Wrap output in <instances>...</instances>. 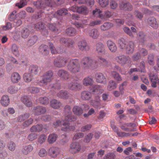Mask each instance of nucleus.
Segmentation results:
<instances>
[{"mask_svg": "<svg viewBox=\"0 0 159 159\" xmlns=\"http://www.w3.org/2000/svg\"><path fill=\"white\" fill-rule=\"evenodd\" d=\"M11 80L14 83H17L21 79V76L18 73L14 72L12 73L11 76Z\"/></svg>", "mask_w": 159, "mask_h": 159, "instance_id": "31", "label": "nucleus"}, {"mask_svg": "<svg viewBox=\"0 0 159 159\" xmlns=\"http://www.w3.org/2000/svg\"><path fill=\"white\" fill-rule=\"evenodd\" d=\"M39 50L43 56H47L49 53L48 47L46 45L42 44L41 45L39 48Z\"/></svg>", "mask_w": 159, "mask_h": 159, "instance_id": "27", "label": "nucleus"}, {"mask_svg": "<svg viewBox=\"0 0 159 159\" xmlns=\"http://www.w3.org/2000/svg\"><path fill=\"white\" fill-rule=\"evenodd\" d=\"M0 102L3 106H7L10 103V98L9 96L7 95H3L1 98Z\"/></svg>", "mask_w": 159, "mask_h": 159, "instance_id": "33", "label": "nucleus"}, {"mask_svg": "<svg viewBox=\"0 0 159 159\" xmlns=\"http://www.w3.org/2000/svg\"><path fill=\"white\" fill-rule=\"evenodd\" d=\"M28 71L34 76L38 74L39 71V67L36 65H31L29 67Z\"/></svg>", "mask_w": 159, "mask_h": 159, "instance_id": "17", "label": "nucleus"}, {"mask_svg": "<svg viewBox=\"0 0 159 159\" xmlns=\"http://www.w3.org/2000/svg\"><path fill=\"white\" fill-rule=\"evenodd\" d=\"M34 149L32 144H30L23 146L21 149V152L24 155H27L31 153Z\"/></svg>", "mask_w": 159, "mask_h": 159, "instance_id": "21", "label": "nucleus"}, {"mask_svg": "<svg viewBox=\"0 0 159 159\" xmlns=\"http://www.w3.org/2000/svg\"><path fill=\"white\" fill-rule=\"evenodd\" d=\"M60 148L56 147H51L48 150V155L51 157L56 158L61 153Z\"/></svg>", "mask_w": 159, "mask_h": 159, "instance_id": "11", "label": "nucleus"}, {"mask_svg": "<svg viewBox=\"0 0 159 159\" xmlns=\"http://www.w3.org/2000/svg\"><path fill=\"white\" fill-rule=\"evenodd\" d=\"M41 78L40 83L42 84L41 85L44 86L47 85L53 79V72L52 70H48L44 73Z\"/></svg>", "mask_w": 159, "mask_h": 159, "instance_id": "4", "label": "nucleus"}, {"mask_svg": "<svg viewBox=\"0 0 159 159\" xmlns=\"http://www.w3.org/2000/svg\"><path fill=\"white\" fill-rule=\"evenodd\" d=\"M117 84L113 80H110L107 86V89L109 91H111L116 88Z\"/></svg>", "mask_w": 159, "mask_h": 159, "instance_id": "47", "label": "nucleus"}, {"mask_svg": "<svg viewBox=\"0 0 159 159\" xmlns=\"http://www.w3.org/2000/svg\"><path fill=\"white\" fill-rule=\"evenodd\" d=\"M127 42L123 38H121L119 41L120 47L122 49H125L126 52L128 54H132L134 51L135 48L134 43L132 41L128 42L126 44Z\"/></svg>", "mask_w": 159, "mask_h": 159, "instance_id": "2", "label": "nucleus"}, {"mask_svg": "<svg viewBox=\"0 0 159 159\" xmlns=\"http://www.w3.org/2000/svg\"><path fill=\"white\" fill-rule=\"evenodd\" d=\"M94 78L97 83L102 84H106L107 83V80L105 77L101 73H96Z\"/></svg>", "mask_w": 159, "mask_h": 159, "instance_id": "15", "label": "nucleus"}, {"mask_svg": "<svg viewBox=\"0 0 159 159\" xmlns=\"http://www.w3.org/2000/svg\"><path fill=\"white\" fill-rule=\"evenodd\" d=\"M57 74L59 77L66 80H70L71 79H73V77L70 74L68 71L63 70H59Z\"/></svg>", "mask_w": 159, "mask_h": 159, "instance_id": "10", "label": "nucleus"}, {"mask_svg": "<svg viewBox=\"0 0 159 159\" xmlns=\"http://www.w3.org/2000/svg\"><path fill=\"white\" fill-rule=\"evenodd\" d=\"M90 104L94 107L98 108L101 105V100L99 96H96L94 99L92 100L90 102Z\"/></svg>", "mask_w": 159, "mask_h": 159, "instance_id": "23", "label": "nucleus"}, {"mask_svg": "<svg viewBox=\"0 0 159 159\" xmlns=\"http://www.w3.org/2000/svg\"><path fill=\"white\" fill-rule=\"evenodd\" d=\"M76 30L73 27H69L65 31L66 34L68 36H73L76 33Z\"/></svg>", "mask_w": 159, "mask_h": 159, "instance_id": "43", "label": "nucleus"}, {"mask_svg": "<svg viewBox=\"0 0 159 159\" xmlns=\"http://www.w3.org/2000/svg\"><path fill=\"white\" fill-rule=\"evenodd\" d=\"M84 110L82 107L77 106L74 107L72 111L77 116H80L83 112Z\"/></svg>", "mask_w": 159, "mask_h": 159, "instance_id": "37", "label": "nucleus"}, {"mask_svg": "<svg viewBox=\"0 0 159 159\" xmlns=\"http://www.w3.org/2000/svg\"><path fill=\"white\" fill-rule=\"evenodd\" d=\"M50 106L53 108L58 109L61 106V103L59 101L53 99L50 102Z\"/></svg>", "mask_w": 159, "mask_h": 159, "instance_id": "36", "label": "nucleus"}, {"mask_svg": "<svg viewBox=\"0 0 159 159\" xmlns=\"http://www.w3.org/2000/svg\"><path fill=\"white\" fill-rule=\"evenodd\" d=\"M21 100L23 103L26 106L31 107L32 105L31 99L28 96H24L21 98Z\"/></svg>", "mask_w": 159, "mask_h": 159, "instance_id": "29", "label": "nucleus"}, {"mask_svg": "<svg viewBox=\"0 0 159 159\" xmlns=\"http://www.w3.org/2000/svg\"><path fill=\"white\" fill-rule=\"evenodd\" d=\"M33 76H32V75L28 72H26L24 73L23 76V79L25 82H29L32 80L33 77Z\"/></svg>", "mask_w": 159, "mask_h": 159, "instance_id": "50", "label": "nucleus"}, {"mask_svg": "<svg viewBox=\"0 0 159 159\" xmlns=\"http://www.w3.org/2000/svg\"><path fill=\"white\" fill-rule=\"evenodd\" d=\"M30 34V31L27 28H24L21 32V37L23 39L27 38Z\"/></svg>", "mask_w": 159, "mask_h": 159, "instance_id": "42", "label": "nucleus"}, {"mask_svg": "<svg viewBox=\"0 0 159 159\" xmlns=\"http://www.w3.org/2000/svg\"><path fill=\"white\" fill-rule=\"evenodd\" d=\"M115 61L122 66L125 64L129 66L131 63L130 58L127 56L122 55L116 57L115 58Z\"/></svg>", "mask_w": 159, "mask_h": 159, "instance_id": "7", "label": "nucleus"}, {"mask_svg": "<svg viewBox=\"0 0 159 159\" xmlns=\"http://www.w3.org/2000/svg\"><path fill=\"white\" fill-rule=\"evenodd\" d=\"M97 62L98 63V67L100 66L103 67H107L110 64L109 62L106 59L100 57H98V59Z\"/></svg>", "mask_w": 159, "mask_h": 159, "instance_id": "24", "label": "nucleus"}, {"mask_svg": "<svg viewBox=\"0 0 159 159\" xmlns=\"http://www.w3.org/2000/svg\"><path fill=\"white\" fill-rule=\"evenodd\" d=\"M48 26L49 29L53 32H57L58 31V28L55 24H49Z\"/></svg>", "mask_w": 159, "mask_h": 159, "instance_id": "61", "label": "nucleus"}, {"mask_svg": "<svg viewBox=\"0 0 159 159\" xmlns=\"http://www.w3.org/2000/svg\"><path fill=\"white\" fill-rule=\"evenodd\" d=\"M65 110L66 112L69 113L68 115L66 116L65 118V120L67 121L72 122L75 120L76 118L75 116L70 115L71 113V108L70 106L67 105L65 107Z\"/></svg>", "mask_w": 159, "mask_h": 159, "instance_id": "14", "label": "nucleus"}, {"mask_svg": "<svg viewBox=\"0 0 159 159\" xmlns=\"http://www.w3.org/2000/svg\"><path fill=\"white\" fill-rule=\"evenodd\" d=\"M38 9H45L46 7H52L56 4L52 0H44V1H38L34 3Z\"/></svg>", "mask_w": 159, "mask_h": 159, "instance_id": "5", "label": "nucleus"}, {"mask_svg": "<svg viewBox=\"0 0 159 159\" xmlns=\"http://www.w3.org/2000/svg\"><path fill=\"white\" fill-rule=\"evenodd\" d=\"M16 146L15 143L11 141L8 143L7 148L8 149L11 151H13L16 149Z\"/></svg>", "mask_w": 159, "mask_h": 159, "instance_id": "58", "label": "nucleus"}, {"mask_svg": "<svg viewBox=\"0 0 159 159\" xmlns=\"http://www.w3.org/2000/svg\"><path fill=\"white\" fill-rule=\"evenodd\" d=\"M98 2L102 8L106 7L109 4V0H98Z\"/></svg>", "mask_w": 159, "mask_h": 159, "instance_id": "52", "label": "nucleus"}, {"mask_svg": "<svg viewBox=\"0 0 159 159\" xmlns=\"http://www.w3.org/2000/svg\"><path fill=\"white\" fill-rule=\"evenodd\" d=\"M114 25L110 22H106L100 26V29L102 31L108 30L112 27Z\"/></svg>", "mask_w": 159, "mask_h": 159, "instance_id": "35", "label": "nucleus"}, {"mask_svg": "<svg viewBox=\"0 0 159 159\" xmlns=\"http://www.w3.org/2000/svg\"><path fill=\"white\" fill-rule=\"evenodd\" d=\"M120 9L123 10L130 11L133 9L131 4L128 2H122L120 4Z\"/></svg>", "mask_w": 159, "mask_h": 159, "instance_id": "18", "label": "nucleus"}, {"mask_svg": "<svg viewBox=\"0 0 159 159\" xmlns=\"http://www.w3.org/2000/svg\"><path fill=\"white\" fill-rule=\"evenodd\" d=\"M57 96L59 98L68 99L69 97V93L66 91H61L57 93Z\"/></svg>", "mask_w": 159, "mask_h": 159, "instance_id": "45", "label": "nucleus"}, {"mask_svg": "<svg viewBox=\"0 0 159 159\" xmlns=\"http://www.w3.org/2000/svg\"><path fill=\"white\" fill-rule=\"evenodd\" d=\"M93 83V79L89 76L85 78L83 80V84L85 86L91 85Z\"/></svg>", "mask_w": 159, "mask_h": 159, "instance_id": "41", "label": "nucleus"}, {"mask_svg": "<svg viewBox=\"0 0 159 159\" xmlns=\"http://www.w3.org/2000/svg\"><path fill=\"white\" fill-rule=\"evenodd\" d=\"M131 134L128 132H125L120 131L118 136L120 137H127L130 136Z\"/></svg>", "mask_w": 159, "mask_h": 159, "instance_id": "62", "label": "nucleus"}, {"mask_svg": "<svg viewBox=\"0 0 159 159\" xmlns=\"http://www.w3.org/2000/svg\"><path fill=\"white\" fill-rule=\"evenodd\" d=\"M123 29L124 32L129 35L130 37L133 38L134 37L133 34L131 32L130 30L128 27L125 26L123 28Z\"/></svg>", "mask_w": 159, "mask_h": 159, "instance_id": "60", "label": "nucleus"}, {"mask_svg": "<svg viewBox=\"0 0 159 159\" xmlns=\"http://www.w3.org/2000/svg\"><path fill=\"white\" fill-rule=\"evenodd\" d=\"M78 48L81 51H86V48L88 47L87 42L84 40L80 41L78 44Z\"/></svg>", "mask_w": 159, "mask_h": 159, "instance_id": "40", "label": "nucleus"}, {"mask_svg": "<svg viewBox=\"0 0 159 159\" xmlns=\"http://www.w3.org/2000/svg\"><path fill=\"white\" fill-rule=\"evenodd\" d=\"M80 149V143L77 142H73L70 145L69 151L71 153L75 154L79 153Z\"/></svg>", "mask_w": 159, "mask_h": 159, "instance_id": "12", "label": "nucleus"}, {"mask_svg": "<svg viewBox=\"0 0 159 159\" xmlns=\"http://www.w3.org/2000/svg\"><path fill=\"white\" fill-rule=\"evenodd\" d=\"M92 97L90 92L86 91H84L81 93V98L83 100H88Z\"/></svg>", "mask_w": 159, "mask_h": 159, "instance_id": "38", "label": "nucleus"}, {"mask_svg": "<svg viewBox=\"0 0 159 159\" xmlns=\"http://www.w3.org/2000/svg\"><path fill=\"white\" fill-rule=\"evenodd\" d=\"M47 130V126L45 125L42 124H37L33 126L30 129L31 132H39L43 130L46 131Z\"/></svg>", "mask_w": 159, "mask_h": 159, "instance_id": "13", "label": "nucleus"}, {"mask_svg": "<svg viewBox=\"0 0 159 159\" xmlns=\"http://www.w3.org/2000/svg\"><path fill=\"white\" fill-rule=\"evenodd\" d=\"M18 91L17 88L15 86H10L8 88V92L11 94L16 93Z\"/></svg>", "mask_w": 159, "mask_h": 159, "instance_id": "54", "label": "nucleus"}, {"mask_svg": "<svg viewBox=\"0 0 159 159\" xmlns=\"http://www.w3.org/2000/svg\"><path fill=\"white\" fill-rule=\"evenodd\" d=\"M30 116L29 113H25L23 115H21L19 116L17 118V120L19 122H22L28 118Z\"/></svg>", "mask_w": 159, "mask_h": 159, "instance_id": "48", "label": "nucleus"}, {"mask_svg": "<svg viewBox=\"0 0 159 159\" xmlns=\"http://www.w3.org/2000/svg\"><path fill=\"white\" fill-rule=\"evenodd\" d=\"M67 70L72 73L75 74L80 71V67L77 59H71L67 66Z\"/></svg>", "mask_w": 159, "mask_h": 159, "instance_id": "3", "label": "nucleus"}, {"mask_svg": "<svg viewBox=\"0 0 159 159\" xmlns=\"http://www.w3.org/2000/svg\"><path fill=\"white\" fill-rule=\"evenodd\" d=\"M34 114L38 115L44 113L46 112L45 108L40 106L34 107Z\"/></svg>", "mask_w": 159, "mask_h": 159, "instance_id": "32", "label": "nucleus"}, {"mask_svg": "<svg viewBox=\"0 0 159 159\" xmlns=\"http://www.w3.org/2000/svg\"><path fill=\"white\" fill-rule=\"evenodd\" d=\"M37 39L38 37L35 35L31 37L28 41L27 45L29 46H33L37 42Z\"/></svg>", "mask_w": 159, "mask_h": 159, "instance_id": "49", "label": "nucleus"}, {"mask_svg": "<svg viewBox=\"0 0 159 159\" xmlns=\"http://www.w3.org/2000/svg\"><path fill=\"white\" fill-rule=\"evenodd\" d=\"M148 25L154 29H157L158 27L156 18L154 17H151L148 18Z\"/></svg>", "mask_w": 159, "mask_h": 159, "instance_id": "25", "label": "nucleus"}, {"mask_svg": "<svg viewBox=\"0 0 159 159\" xmlns=\"http://www.w3.org/2000/svg\"><path fill=\"white\" fill-rule=\"evenodd\" d=\"M68 88L70 90L76 91L81 90L82 85L78 83L72 82L69 84Z\"/></svg>", "mask_w": 159, "mask_h": 159, "instance_id": "19", "label": "nucleus"}, {"mask_svg": "<svg viewBox=\"0 0 159 159\" xmlns=\"http://www.w3.org/2000/svg\"><path fill=\"white\" fill-rule=\"evenodd\" d=\"M116 156L114 153L109 152L105 155L104 159H115Z\"/></svg>", "mask_w": 159, "mask_h": 159, "instance_id": "57", "label": "nucleus"}, {"mask_svg": "<svg viewBox=\"0 0 159 159\" xmlns=\"http://www.w3.org/2000/svg\"><path fill=\"white\" fill-rule=\"evenodd\" d=\"M38 155L41 157H45L47 155V152L45 149L42 148L39 150Z\"/></svg>", "mask_w": 159, "mask_h": 159, "instance_id": "59", "label": "nucleus"}, {"mask_svg": "<svg viewBox=\"0 0 159 159\" xmlns=\"http://www.w3.org/2000/svg\"><path fill=\"white\" fill-rule=\"evenodd\" d=\"M37 135L35 133H31L29 134L27 139L29 141H33L36 139L37 138Z\"/></svg>", "mask_w": 159, "mask_h": 159, "instance_id": "63", "label": "nucleus"}, {"mask_svg": "<svg viewBox=\"0 0 159 159\" xmlns=\"http://www.w3.org/2000/svg\"><path fill=\"white\" fill-rule=\"evenodd\" d=\"M151 82V86L153 88L157 87V84L159 85V79L156 75L151 73L149 76Z\"/></svg>", "mask_w": 159, "mask_h": 159, "instance_id": "20", "label": "nucleus"}, {"mask_svg": "<svg viewBox=\"0 0 159 159\" xmlns=\"http://www.w3.org/2000/svg\"><path fill=\"white\" fill-rule=\"evenodd\" d=\"M89 12L88 8L86 6L82 5L78 8V13L84 15H87Z\"/></svg>", "mask_w": 159, "mask_h": 159, "instance_id": "30", "label": "nucleus"}, {"mask_svg": "<svg viewBox=\"0 0 159 159\" xmlns=\"http://www.w3.org/2000/svg\"><path fill=\"white\" fill-rule=\"evenodd\" d=\"M66 122L62 124L63 126L61 127V129L64 132H69L71 131H74L75 129V127L71 125L68 121L65 120Z\"/></svg>", "mask_w": 159, "mask_h": 159, "instance_id": "16", "label": "nucleus"}, {"mask_svg": "<svg viewBox=\"0 0 159 159\" xmlns=\"http://www.w3.org/2000/svg\"><path fill=\"white\" fill-rule=\"evenodd\" d=\"M11 51L13 54L16 57L19 55V52L18 47L15 44H13L11 48Z\"/></svg>", "mask_w": 159, "mask_h": 159, "instance_id": "51", "label": "nucleus"}, {"mask_svg": "<svg viewBox=\"0 0 159 159\" xmlns=\"http://www.w3.org/2000/svg\"><path fill=\"white\" fill-rule=\"evenodd\" d=\"M107 45L109 50L112 52H115L117 50V47L115 43L111 40L107 41Z\"/></svg>", "mask_w": 159, "mask_h": 159, "instance_id": "28", "label": "nucleus"}, {"mask_svg": "<svg viewBox=\"0 0 159 159\" xmlns=\"http://www.w3.org/2000/svg\"><path fill=\"white\" fill-rule=\"evenodd\" d=\"M57 135L56 134H50L48 138V142L50 144L53 143L56 140Z\"/></svg>", "mask_w": 159, "mask_h": 159, "instance_id": "46", "label": "nucleus"}, {"mask_svg": "<svg viewBox=\"0 0 159 159\" xmlns=\"http://www.w3.org/2000/svg\"><path fill=\"white\" fill-rule=\"evenodd\" d=\"M89 36L94 39H97L98 36L99 34L98 30L94 29L91 30L89 33Z\"/></svg>", "mask_w": 159, "mask_h": 159, "instance_id": "44", "label": "nucleus"}, {"mask_svg": "<svg viewBox=\"0 0 159 159\" xmlns=\"http://www.w3.org/2000/svg\"><path fill=\"white\" fill-rule=\"evenodd\" d=\"M39 101L41 104L46 105L49 103V99L46 97H42L39 98Z\"/></svg>", "mask_w": 159, "mask_h": 159, "instance_id": "55", "label": "nucleus"}, {"mask_svg": "<svg viewBox=\"0 0 159 159\" xmlns=\"http://www.w3.org/2000/svg\"><path fill=\"white\" fill-rule=\"evenodd\" d=\"M47 138V136L44 134L41 135L38 138V142L42 144L45 142Z\"/></svg>", "mask_w": 159, "mask_h": 159, "instance_id": "64", "label": "nucleus"}, {"mask_svg": "<svg viewBox=\"0 0 159 159\" xmlns=\"http://www.w3.org/2000/svg\"><path fill=\"white\" fill-rule=\"evenodd\" d=\"M26 0H21L19 2L16 3V6L19 8H21L27 5Z\"/></svg>", "mask_w": 159, "mask_h": 159, "instance_id": "56", "label": "nucleus"}, {"mask_svg": "<svg viewBox=\"0 0 159 159\" xmlns=\"http://www.w3.org/2000/svg\"><path fill=\"white\" fill-rule=\"evenodd\" d=\"M96 50L98 53H103L105 52L104 45L101 42L97 43L96 45Z\"/></svg>", "mask_w": 159, "mask_h": 159, "instance_id": "34", "label": "nucleus"}, {"mask_svg": "<svg viewBox=\"0 0 159 159\" xmlns=\"http://www.w3.org/2000/svg\"><path fill=\"white\" fill-rule=\"evenodd\" d=\"M83 67L85 69H96L98 67V63L96 60H93L89 57L83 58L81 61Z\"/></svg>", "mask_w": 159, "mask_h": 159, "instance_id": "1", "label": "nucleus"}, {"mask_svg": "<svg viewBox=\"0 0 159 159\" xmlns=\"http://www.w3.org/2000/svg\"><path fill=\"white\" fill-rule=\"evenodd\" d=\"M90 90L92 93L98 94H100L103 92V90L101 89V86L98 85H93Z\"/></svg>", "mask_w": 159, "mask_h": 159, "instance_id": "22", "label": "nucleus"}, {"mask_svg": "<svg viewBox=\"0 0 159 159\" xmlns=\"http://www.w3.org/2000/svg\"><path fill=\"white\" fill-rule=\"evenodd\" d=\"M137 36L139 38V44L142 45H143L144 42L147 40L146 35L143 32L140 31L138 33Z\"/></svg>", "mask_w": 159, "mask_h": 159, "instance_id": "26", "label": "nucleus"}, {"mask_svg": "<svg viewBox=\"0 0 159 159\" xmlns=\"http://www.w3.org/2000/svg\"><path fill=\"white\" fill-rule=\"evenodd\" d=\"M68 61V59L62 57H57L54 60L53 64L57 67L61 68L65 66Z\"/></svg>", "mask_w": 159, "mask_h": 159, "instance_id": "6", "label": "nucleus"}, {"mask_svg": "<svg viewBox=\"0 0 159 159\" xmlns=\"http://www.w3.org/2000/svg\"><path fill=\"white\" fill-rule=\"evenodd\" d=\"M68 10L65 8L60 9L56 12H53L50 14L48 15L47 18L50 20L52 18L54 17H57V16H65L68 13Z\"/></svg>", "mask_w": 159, "mask_h": 159, "instance_id": "8", "label": "nucleus"}, {"mask_svg": "<svg viewBox=\"0 0 159 159\" xmlns=\"http://www.w3.org/2000/svg\"><path fill=\"white\" fill-rule=\"evenodd\" d=\"M136 126V125L132 123H125L122 124L120 128L123 130L127 132H133L135 131L134 127Z\"/></svg>", "mask_w": 159, "mask_h": 159, "instance_id": "9", "label": "nucleus"}, {"mask_svg": "<svg viewBox=\"0 0 159 159\" xmlns=\"http://www.w3.org/2000/svg\"><path fill=\"white\" fill-rule=\"evenodd\" d=\"M113 15L112 13L106 10L104 12V14L100 15V18L102 20H106L107 19L111 17Z\"/></svg>", "mask_w": 159, "mask_h": 159, "instance_id": "39", "label": "nucleus"}, {"mask_svg": "<svg viewBox=\"0 0 159 159\" xmlns=\"http://www.w3.org/2000/svg\"><path fill=\"white\" fill-rule=\"evenodd\" d=\"M2 29L4 31L11 30L12 28V24L10 22H7L5 25L2 26Z\"/></svg>", "mask_w": 159, "mask_h": 159, "instance_id": "53", "label": "nucleus"}]
</instances>
